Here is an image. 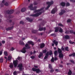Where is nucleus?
<instances>
[{
    "instance_id": "1",
    "label": "nucleus",
    "mask_w": 75,
    "mask_h": 75,
    "mask_svg": "<svg viewBox=\"0 0 75 75\" xmlns=\"http://www.w3.org/2000/svg\"><path fill=\"white\" fill-rule=\"evenodd\" d=\"M25 47H23V49L21 50V52H23V53H25L26 52L25 49H29V48H30V47L29 45H28V44H26L25 45Z\"/></svg>"
},
{
    "instance_id": "2",
    "label": "nucleus",
    "mask_w": 75,
    "mask_h": 75,
    "mask_svg": "<svg viewBox=\"0 0 75 75\" xmlns=\"http://www.w3.org/2000/svg\"><path fill=\"white\" fill-rule=\"evenodd\" d=\"M54 3V2H53V1H51V2H47V4L48 5L47 7L46 8V10H47V9H48V8L50 7V6L52 4Z\"/></svg>"
},
{
    "instance_id": "3",
    "label": "nucleus",
    "mask_w": 75,
    "mask_h": 75,
    "mask_svg": "<svg viewBox=\"0 0 75 75\" xmlns=\"http://www.w3.org/2000/svg\"><path fill=\"white\" fill-rule=\"evenodd\" d=\"M32 70L33 71H36V73H39V72H41L39 69L33 68H32Z\"/></svg>"
},
{
    "instance_id": "4",
    "label": "nucleus",
    "mask_w": 75,
    "mask_h": 75,
    "mask_svg": "<svg viewBox=\"0 0 75 75\" xmlns=\"http://www.w3.org/2000/svg\"><path fill=\"white\" fill-rule=\"evenodd\" d=\"M18 62L17 61V60H14L13 61V64L14 65V67H16L17 66L18 64Z\"/></svg>"
},
{
    "instance_id": "5",
    "label": "nucleus",
    "mask_w": 75,
    "mask_h": 75,
    "mask_svg": "<svg viewBox=\"0 0 75 75\" xmlns=\"http://www.w3.org/2000/svg\"><path fill=\"white\" fill-rule=\"evenodd\" d=\"M18 67L19 68V69L20 71H22L24 69V68H23V64H20L18 65Z\"/></svg>"
},
{
    "instance_id": "6",
    "label": "nucleus",
    "mask_w": 75,
    "mask_h": 75,
    "mask_svg": "<svg viewBox=\"0 0 75 75\" xmlns=\"http://www.w3.org/2000/svg\"><path fill=\"white\" fill-rule=\"evenodd\" d=\"M33 4H31L30 6H29V8L30 10H34L36 9V7L35 8H33Z\"/></svg>"
},
{
    "instance_id": "7",
    "label": "nucleus",
    "mask_w": 75,
    "mask_h": 75,
    "mask_svg": "<svg viewBox=\"0 0 75 75\" xmlns=\"http://www.w3.org/2000/svg\"><path fill=\"white\" fill-rule=\"evenodd\" d=\"M42 12H40L39 13H38L36 14H33L31 15V16H33V17H37L38 16H40V14H41Z\"/></svg>"
},
{
    "instance_id": "8",
    "label": "nucleus",
    "mask_w": 75,
    "mask_h": 75,
    "mask_svg": "<svg viewBox=\"0 0 75 75\" xmlns=\"http://www.w3.org/2000/svg\"><path fill=\"white\" fill-rule=\"evenodd\" d=\"M44 8H42L41 9L38 10H35V13H38L40 11H42V12H44V10H43Z\"/></svg>"
},
{
    "instance_id": "9",
    "label": "nucleus",
    "mask_w": 75,
    "mask_h": 75,
    "mask_svg": "<svg viewBox=\"0 0 75 75\" xmlns=\"http://www.w3.org/2000/svg\"><path fill=\"white\" fill-rule=\"evenodd\" d=\"M14 12V10H11L10 11H7V13H8L9 14H12Z\"/></svg>"
},
{
    "instance_id": "10",
    "label": "nucleus",
    "mask_w": 75,
    "mask_h": 75,
    "mask_svg": "<svg viewBox=\"0 0 75 75\" xmlns=\"http://www.w3.org/2000/svg\"><path fill=\"white\" fill-rule=\"evenodd\" d=\"M57 8H54L52 11H51V13L52 14H54L56 11H57Z\"/></svg>"
},
{
    "instance_id": "11",
    "label": "nucleus",
    "mask_w": 75,
    "mask_h": 75,
    "mask_svg": "<svg viewBox=\"0 0 75 75\" xmlns=\"http://www.w3.org/2000/svg\"><path fill=\"white\" fill-rule=\"evenodd\" d=\"M11 59H12V56L11 55H10L8 57V61H10V60H11Z\"/></svg>"
},
{
    "instance_id": "12",
    "label": "nucleus",
    "mask_w": 75,
    "mask_h": 75,
    "mask_svg": "<svg viewBox=\"0 0 75 75\" xmlns=\"http://www.w3.org/2000/svg\"><path fill=\"white\" fill-rule=\"evenodd\" d=\"M48 54H49V52H47L46 54V56L44 57V59H46L47 58V57H48Z\"/></svg>"
},
{
    "instance_id": "13",
    "label": "nucleus",
    "mask_w": 75,
    "mask_h": 75,
    "mask_svg": "<svg viewBox=\"0 0 75 75\" xmlns=\"http://www.w3.org/2000/svg\"><path fill=\"white\" fill-rule=\"evenodd\" d=\"M64 13H65V11L64 10H62L61 11V12L59 13V14L60 16H61V15H62Z\"/></svg>"
},
{
    "instance_id": "14",
    "label": "nucleus",
    "mask_w": 75,
    "mask_h": 75,
    "mask_svg": "<svg viewBox=\"0 0 75 75\" xmlns=\"http://www.w3.org/2000/svg\"><path fill=\"white\" fill-rule=\"evenodd\" d=\"M28 44H31L32 45H34V43H33V42L31 41H28Z\"/></svg>"
},
{
    "instance_id": "15",
    "label": "nucleus",
    "mask_w": 75,
    "mask_h": 75,
    "mask_svg": "<svg viewBox=\"0 0 75 75\" xmlns=\"http://www.w3.org/2000/svg\"><path fill=\"white\" fill-rule=\"evenodd\" d=\"M72 71L70 69H69V70L68 73V75H72Z\"/></svg>"
},
{
    "instance_id": "16",
    "label": "nucleus",
    "mask_w": 75,
    "mask_h": 75,
    "mask_svg": "<svg viewBox=\"0 0 75 75\" xmlns=\"http://www.w3.org/2000/svg\"><path fill=\"white\" fill-rule=\"evenodd\" d=\"M19 44L21 45H25L24 43L23 42L21 41V40L20 41H19Z\"/></svg>"
},
{
    "instance_id": "17",
    "label": "nucleus",
    "mask_w": 75,
    "mask_h": 75,
    "mask_svg": "<svg viewBox=\"0 0 75 75\" xmlns=\"http://www.w3.org/2000/svg\"><path fill=\"white\" fill-rule=\"evenodd\" d=\"M44 46H45V44H44V43H42L40 45V47L41 48H43V47H44Z\"/></svg>"
},
{
    "instance_id": "18",
    "label": "nucleus",
    "mask_w": 75,
    "mask_h": 75,
    "mask_svg": "<svg viewBox=\"0 0 75 75\" xmlns=\"http://www.w3.org/2000/svg\"><path fill=\"white\" fill-rule=\"evenodd\" d=\"M53 42L54 44H55L56 45H58V42H56V40H54L53 41Z\"/></svg>"
},
{
    "instance_id": "19",
    "label": "nucleus",
    "mask_w": 75,
    "mask_h": 75,
    "mask_svg": "<svg viewBox=\"0 0 75 75\" xmlns=\"http://www.w3.org/2000/svg\"><path fill=\"white\" fill-rule=\"evenodd\" d=\"M59 57L60 58H62L63 57H64V56H63V54L62 53H61L59 54Z\"/></svg>"
},
{
    "instance_id": "20",
    "label": "nucleus",
    "mask_w": 75,
    "mask_h": 75,
    "mask_svg": "<svg viewBox=\"0 0 75 75\" xmlns=\"http://www.w3.org/2000/svg\"><path fill=\"white\" fill-rule=\"evenodd\" d=\"M21 11L22 12H24L26 11V9L25 8H23L21 9Z\"/></svg>"
},
{
    "instance_id": "21",
    "label": "nucleus",
    "mask_w": 75,
    "mask_h": 75,
    "mask_svg": "<svg viewBox=\"0 0 75 75\" xmlns=\"http://www.w3.org/2000/svg\"><path fill=\"white\" fill-rule=\"evenodd\" d=\"M26 20H28L30 22H32V21H33V20L32 19L30 20V19L29 18H26Z\"/></svg>"
},
{
    "instance_id": "22",
    "label": "nucleus",
    "mask_w": 75,
    "mask_h": 75,
    "mask_svg": "<svg viewBox=\"0 0 75 75\" xmlns=\"http://www.w3.org/2000/svg\"><path fill=\"white\" fill-rule=\"evenodd\" d=\"M13 27L12 26V27L11 28H7L6 30H7V31H8V30H11L12 29H13Z\"/></svg>"
},
{
    "instance_id": "23",
    "label": "nucleus",
    "mask_w": 75,
    "mask_h": 75,
    "mask_svg": "<svg viewBox=\"0 0 75 75\" xmlns=\"http://www.w3.org/2000/svg\"><path fill=\"white\" fill-rule=\"evenodd\" d=\"M65 38L66 40L69 39V37L68 35H66L65 36Z\"/></svg>"
},
{
    "instance_id": "24",
    "label": "nucleus",
    "mask_w": 75,
    "mask_h": 75,
    "mask_svg": "<svg viewBox=\"0 0 75 75\" xmlns=\"http://www.w3.org/2000/svg\"><path fill=\"white\" fill-rule=\"evenodd\" d=\"M42 53L40 52L38 56L39 58H40L42 56Z\"/></svg>"
},
{
    "instance_id": "25",
    "label": "nucleus",
    "mask_w": 75,
    "mask_h": 75,
    "mask_svg": "<svg viewBox=\"0 0 75 75\" xmlns=\"http://www.w3.org/2000/svg\"><path fill=\"white\" fill-rule=\"evenodd\" d=\"M55 32H56L57 33L58 31V27H56L55 28Z\"/></svg>"
},
{
    "instance_id": "26",
    "label": "nucleus",
    "mask_w": 75,
    "mask_h": 75,
    "mask_svg": "<svg viewBox=\"0 0 75 75\" xmlns=\"http://www.w3.org/2000/svg\"><path fill=\"white\" fill-rule=\"evenodd\" d=\"M60 4L62 6H65V4L64 2H62Z\"/></svg>"
},
{
    "instance_id": "27",
    "label": "nucleus",
    "mask_w": 75,
    "mask_h": 75,
    "mask_svg": "<svg viewBox=\"0 0 75 75\" xmlns=\"http://www.w3.org/2000/svg\"><path fill=\"white\" fill-rule=\"evenodd\" d=\"M9 67L11 68H13L14 67V65H13V64H12L10 65Z\"/></svg>"
},
{
    "instance_id": "28",
    "label": "nucleus",
    "mask_w": 75,
    "mask_h": 75,
    "mask_svg": "<svg viewBox=\"0 0 75 75\" xmlns=\"http://www.w3.org/2000/svg\"><path fill=\"white\" fill-rule=\"evenodd\" d=\"M58 52L59 53V54H61V53L62 52V51L60 49L58 48Z\"/></svg>"
},
{
    "instance_id": "29",
    "label": "nucleus",
    "mask_w": 75,
    "mask_h": 75,
    "mask_svg": "<svg viewBox=\"0 0 75 75\" xmlns=\"http://www.w3.org/2000/svg\"><path fill=\"white\" fill-rule=\"evenodd\" d=\"M4 55L5 56H7L8 55V54H7V52H4Z\"/></svg>"
},
{
    "instance_id": "30",
    "label": "nucleus",
    "mask_w": 75,
    "mask_h": 75,
    "mask_svg": "<svg viewBox=\"0 0 75 75\" xmlns=\"http://www.w3.org/2000/svg\"><path fill=\"white\" fill-rule=\"evenodd\" d=\"M54 53L55 55H57V54H58V52H57V51L55 50V51H54Z\"/></svg>"
},
{
    "instance_id": "31",
    "label": "nucleus",
    "mask_w": 75,
    "mask_h": 75,
    "mask_svg": "<svg viewBox=\"0 0 75 75\" xmlns=\"http://www.w3.org/2000/svg\"><path fill=\"white\" fill-rule=\"evenodd\" d=\"M49 68H50V69H52V66H51V65L50 64H49Z\"/></svg>"
},
{
    "instance_id": "32",
    "label": "nucleus",
    "mask_w": 75,
    "mask_h": 75,
    "mask_svg": "<svg viewBox=\"0 0 75 75\" xmlns=\"http://www.w3.org/2000/svg\"><path fill=\"white\" fill-rule=\"evenodd\" d=\"M3 58H1V59H0V62H3Z\"/></svg>"
},
{
    "instance_id": "33",
    "label": "nucleus",
    "mask_w": 75,
    "mask_h": 75,
    "mask_svg": "<svg viewBox=\"0 0 75 75\" xmlns=\"http://www.w3.org/2000/svg\"><path fill=\"white\" fill-rule=\"evenodd\" d=\"M69 42L70 44H75V42H72L71 41H69Z\"/></svg>"
},
{
    "instance_id": "34",
    "label": "nucleus",
    "mask_w": 75,
    "mask_h": 75,
    "mask_svg": "<svg viewBox=\"0 0 75 75\" xmlns=\"http://www.w3.org/2000/svg\"><path fill=\"white\" fill-rule=\"evenodd\" d=\"M70 33H73V34H75V32H74L73 30H70Z\"/></svg>"
},
{
    "instance_id": "35",
    "label": "nucleus",
    "mask_w": 75,
    "mask_h": 75,
    "mask_svg": "<svg viewBox=\"0 0 75 75\" xmlns=\"http://www.w3.org/2000/svg\"><path fill=\"white\" fill-rule=\"evenodd\" d=\"M65 50H66V51H69V50H68V47H66L65 48Z\"/></svg>"
},
{
    "instance_id": "36",
    "label": "nucleus",
    "mask_w": 75,
    "mask_h": 75,
    "mask_svg": "<svg viewBox=\"0 0 75 75\" xmlns=\"http://www.w3.org/2000/svg\"><path fill=\"white\" fill-rule=\"evenodd\" d=\"M63 31V30H62V28H61L59 30V32H60V33H62Z\"/></svg>"
},
{
    "instance_id": "37",
    "label": "nucleus",
    "mask_w": 75,
    "mask_h": 75,
    "mask_svg": "<svg viewBox=\"0 0 75 75\" xmlns=\"http://www.w3.org/2000/svg\"><path fill=\"white\" fill-rule=\"evenodd\" d=\"M51 62H54V57H52L51 60Z\"/></svg>"
},
{
    "instance_id": "38",
    "label": "nucleus",
    "mask_w": 75,
    "mask_h": 75,
    "mask_svg": "<svg viewBox=\"0 0 75 75\" xmlns=\"http://www.w3.org/2000/svg\"><path fill=\"white\" fill-rule=\"evenodd\" d=\"M58 25L59 26H61V27H64V25L61 23H59L58 24Z\"/></svg>"
},
{
    "instance_id": "39",
    "label": "nucleus",
    "mask_w": 75,
    "mask_h": 75,
    "mask_svg": "<svg viewBox=\"0 0 75 75\" xmlns=\"http://www.w3.org/2000/svg\"><path fill=\"white\" fill-rule=\"evenodd\" d=\"M34 66L35 68H37L38 67V65H34Z\"/></svg>"
},
{
    "instance_id": "40",
    "label": "nucleus",
    "mask_w": 75,
    "mask_h": 75,
    "mask_svg": "<svg viewBox=\"0 0 75 75\" xmlns=\"http://www.w3.org/2000/svg\"><path fill=\"white\" fill-rule=\"evenodd\" d=\"M70 6V4H69V3H67L66 4V6Z\"/></svg>"
},
{
    "instance_id": "41",
    "label": "nucleus",
    "mask_w": 75,
    "mask_h": 75,
    "mask_svg": "<svg viewBox=\"0 0 75 75\" xmlns=\"http://www.w3.org/2000/svg\"><path fill=\"white\" fill-rule=\"evenodd\" d=\"M5 4V6H8V4L7 2H6L5 4Z\"/></svg>"
},
{
    "instance_id": "42",
    "label": "nucleus",
    "mask_w": 75,
    "mask_h": 75,
    "mask_svg": "<svg viewBox=\"0 0 75 75\" xmlns=\"http://www.w3.org/2000/svg\"><path fill=\"white\" fill-rule=\"evenodd\" d=\"M52 54V51H50V55H51Z\"/></svg>"
},
{
    "instance_id": "43",
    "label": "nucleus",
    "mask_w": 75,
    "mask_h": 75,
    "mask_svg": "<svg viewBox=\"0 0 75 75\" xmlns=\"http://www.w3.org/2000/svg\"><path fill=\"white\" fill-rule=\"evenodd\" d=\"M16 74H17V71H14L13 72V75H16Z\"/></svg>"
},
{
    "instance_id": "44",
    "label": "nucleus",
    "mask_w": 75,
    "mask_h": 75,
    "mask_svg": "<svg viewBox=\"0 0 75 75\" xmlns=\"http://www.w3.org/2000/svg\"><path fill=\"white\" fill-rule=\"evenodd\" d=\"M71 20L70 19H68L67 21V23H69V22H71Z\"/></svg>"
},
{
    "instance_id": "45",
    "label": "nucleus",
    "mask_w": 75,
    "mask_h": 75,
    "mask_svg": "<svg viewBox=\"0 0 75 75\" xmlns=\"http://www.w3.org/2000/svg\"><path fill=\"white\" fill-rule=\"evenodd\" d=\"M10 50L11 51H13L14 50V48L13 47H12Z\"/></svg>"
},
{
    "instance_id": "46",
    "label": "nucleus",
    "mask_w": 75,
    "mask_h": 75,
    "mask_svg": "<svg viewBox=\"0 0 75 75\" xmlns=\"http://www.w3.org/2000/svg\"><path fill=\"white\" fill-rule=\"evenodd\" d=\"M30 58L32 59H34L35 58V57H34V56H32L30 57Z\"/></svg>"
},
{
    "instance_id": "47",
    "label": "nucleus",
    "mask_w": 75,
    "mask_h": 75,
    "mask_svg": "<svg viewBox=\"0 0 75 75\" xmlns=\"http://www.w3.org/2000/svg\"><path fill=\"white\" fill-rule=\"evenodd\" d=\"M43 53H46V52H47V50H45L43 51Z\"/></svg>"
},
{
    "instance_id": "48",
    "label": "nucleus",
    "mask_w": 75,
    "mask_h": 75,
    "mask_svg": "<svg viewBox=\"0 0 75 75\" xmlns=\"http://www.w3.org/2000/svg\"><path fill=\"white\" fill-rule=\"evenodd\" d=\"M39 31H42V30H43V28H39Z\"/></svg>"
},
{
    "instance_id": "49",
    "label": "nucleus",
    "mask_w": 75,
    "mask_h": 75,
    "mask_svg": "<svg viewBox=\"0 0 75 75\" xmlns=\"http://www.w3.org/2000/svg\"><path fill=\"white\" fill-rule=\"evenodd\" d=\"M70 1L72 2V3H75V1L73 0H70Z\"/></svg>"
},
{
    "instance_id": "50",
    "label": "nucleus",
    "mask_w": 75,
    "mask_h": 75,
    "mask_svg": "<svg viewBox=\"0 0 75 75\" xmlns=\"http://www.w3.org/2000/svg\"><path fill=\"white\" fill-rule=\"evenodd\" d=\"M51 70H50V72H53L54 71V70H53V69H51Z\"/></svg>"
},
{
    "instance_id": "51",
    "label": "nucleus",
    "mask_w": 75,
    "mask_h": 75,
    "mask_svg": "<svg viewBox=\"0 0 75 75\" xmlns=\"http://www.w3.org/2000/svg\"><path fill=\"white\" fill-rule=\"evenodd\" d=\"M21 57H18L17 59H18V60H19V59H21Z\"/></svg>"
},
{
    "instance_id": "52",
    "label": "nucleus",
    "mask_w": 75,
    "mask_h": 75,
    "mask_svg": "<svg viewBox=\"0 0 75 75\" xmlns=\"http://www.w3.org/2000/svg\"><path fill=\"white\" fill-rule=\"evenodd\" d=\"M20 24H23V21H21L20 22Z\"/></svg>"
},
{
    "instance_id": "53",
    "label": "nucleus",
    "mask_w": 75,
    "mask_h": 75,
    "mask_svg": "<svg viewBox=\"0 0 75 75\" xmlns=\"http://www.w3.org/2000/svg\"><path fill=\"white\" fill-rule=\"evenodd\" d=\"M2 42V44H4V43H5V41H3Z\"/></svg>"
},
{
    "instance_id": "54",
    "label": "nucleus",
    "mask_w": 75,
    "mask_h": 75,
    "mask_svg": "<svg viewBox=\"0 0 75 75\" xmlns=\"http://www.w3.org/2000/svg\"><path fill=\"white\" fill-rule=\"evenodd\" d=\"M62 51H64V48H63V47H62Z\"/></svg>"
},
{
    "instance_id": "55",
    "label": "nucleus",
    "mask_w": 75,
    "mask_h": 75,
    "mask_svg": "<svg viewBox=\"0 0 75 75\" xmlns=\"http://www.w3.org/2000/svg\"><path fill=\"white\" fill-rule=\"evenodd\" d=\"M72 55L73 56H75V53H73L72 54Z\"/></svg>"
},
{
    "instance_id": "56",
    "label": "nucleus",
    "mask_w": 75,
    "mask_h": 75,
    "mask_svg": "<svg viewBox=\"0 0 75 75\" xmlns=\"http://www.w3.org/2000/svg\"><path fill=\"white\" fill-rule=\"evenodd\" d=\"M54 60L55 61H56V60H57V58L56 57H54Z\"/></svg>"
},
{
    "instance_id": "57",
    "label": "nucleus",
    "mask_w": 75,
    "mask_h": 75,
    "mask_svg": "<svg viewBox=\"0 0 75 75\" xmlns=\"http://www.w3.org/2000/svg\"><path fill=\"white\" fill-rule=\"evenodd\" d=\"M2 54V51H0V55H1Z\"/></svg>"
},
{
    "instance_id": "58",
    "label": "nucleus",
    "mask_w": 75,
    "mask_h": 75,
    "mask_svg": "<svg viewBox=\"0 0 75 75\" xmlns=\"http://www.w3.org/2000/svg\"><path fill=\"white\" fill-rule=\"evenodd\" d=\"M55 71H56V72H58L59 71L58 70V69H56Z\"/></svg>"
},
{
    "instance_id": "59",
    "label": "nucleus",
    "mask_w": 75,
    "mask_h": 75,
    "mask_svg": "<svg viewBox=\"0 0 75 75\" xmlns=\"http://www.w3.org/2000/svg\"><path fill=\"white\" fill-rule=\"evenodd\" d=\"M70 61H71V62L72 63H74V61L71 60H70Z\"/></svg>"
},
{
    "instance_id": "60",
    "label": "nucleus",
    "mask_w": 75,
    "mask_h": 75,
    "mask_svg": "<svg viewBox=\"0 0 75 75\" xmlns=\"http://www.w3.org/2000/svg\"><path fill=\"white\" fill-rule=\"evenodd\" d=\"M68 33H69V31H66L65 33H66V34H68Z\"/></svg>"
},
{
    "instance_id": "61",
    "label": "nucleus",
    "mask_w": 75,
    "mask_h": 75,
    "mask_svg": "<svg viewBox=\"0 0 75 75\" xmlns=\"http://www.w3.org/2000/svg\"><path fill=\"white\" fill-rule=\"evenodd\" d=\"M72 54H69V57H71V56H72Z\"/></svg>"
},
{
    "instance_id": "62",
    "label": "nucleus",
    "mask_w": 75,
    "mask_h": 75,
    "mask_svg": "<svg viewBox=\"0 0 75 75\" xmlns=\"http://www.w3.org/2000/svg\"><path fill=\"white\" fill-rule=\"evenodd\" d=\"M43 30H45V28H43Z\"/></svg>"
},
{
    "instance_id": "63",
    "label": "nucleus",
    "mask_w": 75,
    "mask_h": 75,
    "mask_svg": "<svg viewBox=\"0 0 75 75\" xmlns=\"http://www.w3.org/2000/svg\"><path fill=\"white\" fill-rule=\"evenodd\" d=\"M2 3H4V0H3Z\"/></svg>"
},
{
    "instance_id": "64",
    "label": "nucleus",
    "mask_w": 75,
    "mask_h": 75,
    "mask_svg": "<svg viewBox=\"0 0 75 75\" xmlns=\"http://www.w3.org/2000/svg\"><path fill=\"white\" fill-rule=\"evenodd\" d=\"M25 40V38H22V40Z\"/></svg>"
}]
</instances>
